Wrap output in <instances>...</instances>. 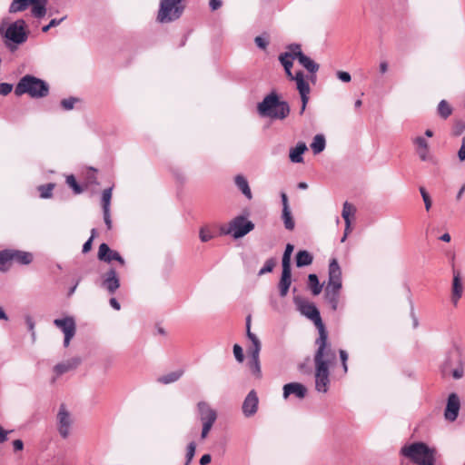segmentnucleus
<instances>
[{
	"instance_id": "c9c22d12",
	"label": "nucleus",
	"mask_w": 465,
	"mask_h": 465,
	"mask_svg": "<svg viewBox=\"0 0 465 465\" xmlns=\"http://www.w3.org/2000/svg\"><path fill=\"white\" fill-rule=\"evenodd\" d=\"M54 186L55 184L52 183L38 186L37 190L40 193V197L44 199L51 198Z\"/></svg>"
},
{
	"instance_id": "f8f14e48",
	"label": "nucleus",
	"mask_w": 465,
	"mask_h": 465,
	"mask_svg": "<svg viewBox=\"0 0 465 465\" xmlns=\"http://www.w3.org/2000/svg\"><path fill=\"white\" fill-rule=\"evenodd\" d=\"M54 325L60 328L64 333V344L67 347L70 343L71 339L75 333V322L72 317H66L64 319H55L54 322Z\"/></svg>"
},
{
	"instance_id": "603ef678",
	"label": "nucleus",
	"mask_w": 465,
	"mask_h": 465,
	"mask_svg": "<svg viewBox=\"0 0 465 465\" xmlns=\"http://www.w3.org/2000/svg\"><path fill=\"white\" fill-rule=\"evenodd\" d=\"M340 358L342 363L343 371L344 373L347 372L348 367H347V361H348V353L344 350H340Z\"/></svg>"
},
{
	"instance_id": "f257e3e1",
	"label": "nucleus",
	"mask_w": 465,
	"mask_h": 465,
	"mask_svg": "<svg viewBox=\"0 0 465 465\" xmlns=\"http://www.w3.org/2000/svg\"><path fill=\"white\" fill-rule=\"evenodd\" d=\"M314 355L315 389L319 392H327L330 384L329 367L336 359V353L330 343L317 345Z\"/></svg>"
},
{
	"instance_id": "cd10ccee",
	"label": "nucleus",
	"mask_w": 465,
	"mask_h": 465,
	"mask_svg": "<svg viewBox=\"0 0 465 465\" xmlns=\"http://www.w3.org/2000/svg\"><path fill=\"white\" fill-rule=\"evenodd\" d=\"M298 54L300 55V58L298 59L299 63L310 73L315 74L319 70V64L310 57L306 56L304 54Z\"/></svg>"
},
{
	"instance_id": "2eb2a0df",
	"label": "nucleus",
	"mask_w": 465,
	"mask_h": 465,
	"mask_svg": "<svg viewBox=\"0 0 465 465\" xmlns=\"http://www.w3.org/2000/svg\"><path fill=\"white\" fill-rule=\"evenodd\" d=\"M460 403V399L456 393L450 394L445 409L444 416L446 420L453 421L457 419Z\"/></svg>"
},
{
	"instance_id": "393cba45",
	"label": "nucleus",
	"mask_w": 465,
	"mask_h": 465,
	"mask_svg": "<svg viewBox=\"0 0 465 465\" xmlns=\"http://www.w3.org/2000/svg\"><path fill=\"white\" fill-rule=\"evenodd\" d=\"M291 81H294L296 83V88L299 93H310L311 88L308 82L304 78V74L302 71L297 72L295 74H292V78H289Z\"/></svg>"
},
{
	"instance_id": "72a5a7b5",
	"label": "nucleus",
	"mask_w": 465,
	"mask_h": 465,
	"mask_svg": "<svg viewBox=\"0 0 465 465\" xmlns=\"http://www.w3.org/2000/svg\"><path fill=\"white\" fill-rule=\"evenodd\" d=\"M30 5H32V14L34 16L40 18L45 15L46 7L45 2H30Z\"/></svg>"
},
{
	"instance_id": "6e6552de",
	"label": "nucleus",
	"mask_w": 465,
	"mask_h": 465,
	"mask_svg": "<svg viewBox=\"0 0 465 465\" xmlns=\"http://www.w3.org/2000/svg\"><path fill=\"white\" fill-rule=\"evenodd\" d=\"M246 334L248 339L252 341V345L249 349V353L251 355L250 361V369L252 373L256 376H260L261 374V367L259 361V354L261 351V342L258 337L251 331V316L249 315L246 319Z\"/></svg>"
},
{
	"instance_id": "423d86ee",
	"label": "nucleus",
	"mask_w": 465,
	"mask_h": 465,
	"mask_svg": "<svg viewBox=\"0 0 465 465\" xmlns=\"http://www.w3.org/2000/svg\"><path fill=\"white\" fill-rule=\"evenodd\" d=\"M254 228L252 222L247 220L243 215L234 217L228 225L220 228L221 234H231L234 239L242 238Z\"/></svg>"
},
{
	"instance_id": "338daca9",
	"label": "nucleus",
	"mask_w": 465,
	"mask_h": 465,
	"mask_svg": "<svg viewBox=\"0 0 465 465\" xmlns=\"http://www.w3.org/2000/svg\"><path fill=\"white\" fill-rule=\"evenodd\" d=\"M110 305L116 311H119L121 309V305L120 303L117 302V300L115 298H111L110 301Z\"/></svg>"
},
{
	"instance_id": "c756f323",
	"label": "nucleus",
	"mask_w": 465,
	"mask_h": 465,
	"mask_svg": "<svg viewBox=\"0 0 465 465\" xmlns=\"http://www.w3.org/2000/svg\"><path fill=\"white\" fill-rule=\"evenodd\" d=\"M183 373V371L181 370L172 371L168 374L159 377L157 379V381H158V382L163 383V384H169V383L178 381L182 377Z\"/></svg>"
},
{
	"instance_id": "5fc2aeb1",
	"label": "nucleus",
	"mask_w": 465,
	"mask_h": 465,
	"mask_svg": "<svg viewBox=\"0 0 465 465\" xmlns=\"http://www.w3.org/2000/svg\"><path fill=\"white\" fill-rule=\"evenodd\" d=\"M213 423V422H203V430L201 433V438L203 440L207 437L209 431L211 430Z\"/></svg>"
},
{
	"instance_id": "4d7b16f0",
	"label": "nucleus",
	"mask_w": 465,
	"mask_h": 465,
	"mask_svg": "<svg viewBox=\"0 0 465 465\" xmlns=\"http://www.w3.org/2000/svg\"><path fill=\"white\" fill-rule=\"evenodd\" d=\"M12 89H13V86L10 84H6V83L0 84V94H2V95H6V94H10Z\"/></svg>"
},
{
	"instance_id": "b1692460",
	"label": "nucleus",
	"mask_w": 465,
	"mask_h": 465,
	"mask_svg": "<svg viewBox=\"0 0 465 465\" xmlns=\"http://www.w3.org/2000/svg\"><path fill=\"white\" fill-rule=\"evenodd\" d=\"M81 362L79 358H72L64 362L54 366V371L57 375H62L69 371L74 370Z\"/></svg>"
},
{
	"instance_id": "79ce46f5",
	"label": "nucleus",
	"mask_w": 465,
	"mask_h": 465,
	"mask_svg": "<svg viewBox=\"0 0 465 465\" xmlns=\"http://www.w3.org/2000/svg\"><path fill=\"white\" fill-rule=\"evenodd\" d=\"M29 5L30 2H12L9 10L11 13L22 12L26 10Z\"/></svg>"
},
{
	"instance_id": "0eeeda50",
	"label": "nucleus",
	"mask_w": 465,
	"mask_h": 465,
	"mask_svg": "<svg viewBox=\"0 0 465 465\" xmlns=\"http://www.w3.org/2000/svg\"><path fill=\"white\" fill-rule=\"evenodd\" d=\"M301 312L307 318L312 320L319 331V337L316 339V345L326 344L328 342V331L322 321L320 312L313 303L306 302L301 306Z\"/></svg>"
},
{
	"instance_id": "7c9ffc66",
	"label": "nucleus",
	"mask_w": 465,
	"mask_h": 465,
	"mask_svg": "<svg viewBox=\"0 0 465 465\" xmlns=\"http://www.w3.org/2000/svg\"><path fill=\"white\" fill-rule=\"evenodd\" d=\"M279 60L282 66L284 67L285 73L288 78H292V60L294 58H291L290 54H281L279 56Z\"/></svg>"
},
{
	"instance_id": "7ed1b4c3",
	"label": "nucleus",
	"mask_w": 465,
	"mask_h": 465,
	"mask_svg": "<svg viewBox=\"0 0 465 465\" xmlns=\"http://www.w3.org/2000/svg\"><path fill=\"white\" fill-rule=\"evenodd\" d=\"M257 111L261 116L283 120L290 114V106L287 102L281 101L275 92H272L258 104Z\"/></svg>"
},
{
	"instance_id": "13d9d810",
	"label": "nucleus",
	"mask_w": 465,
	"mask_h": 465,
	"mask_svg": "<svg viewBox=\"0 0 465 465\" xmlns=\"http://www.w3.org/2000/svg\"><path fill=\"white\" fill-rule=\"evenodd\" d=\"M103 212H104V220L107 226V229L111 230L112 229V219H111V215H110V210H103Z\"/></svg>"
},
{
	"instance_id": "2f4dec72",
	"label": "nucleus",
	"mask_w": 465,
	"mask_h": 465,
	"mask_svg": "<svg viewBox=\"0 0 465 465\" xmlns=\"http://www.w3.org/2000/svg\"><path fill=\"white\" fill-rule=\"evenodd\" d=\"M10 250L0 252V272L7 271L11 266Z\"/></svg>"
},
{
	"instance_id": "473e14b6",
	"label": "nucleus",
	"mask_w": 465,
	"mask_h": 465,
	"mask_svg": "<svg viewBox=\"0 0 465 465\" xmlns=\"http://www.w3.org/2000/svg\"><path fill=\"white\" fill-rule=\"evenodd\" d=\"M311 147L315 154L322 153L325 148V138L322 134H317L313 138V142L311 144Z\"/></svg>"
},
{
	"instance_id": "39448f33",
	"label": "nucleus",
	"mask_w": 465,
	"mask_h": 465,
	"mask_svg": "<svg viewBox=\"0 0 465 465\" xmlns=\"http://www.w3.org/2000/svg\"><path fill=\"white\" fill-rule=\"evenodd\" d=\"M49 85L44 80L26 74L15 86V94L18 96L27 94L32 98H43L48 95Z\"/></svg>"
},
{
	"instance_id": "8fccbe9b",
	"label": "nucleus",
	"mask_w": 465,
	"mask_h": 465,
	"mask_svg": "<svg viewBox=\"0 0 465 465\" xmlns=\"http://www.w3.org/2000/svg\"><path fill=\"white\" fill-rule=\"evenodd\" d=\"M233 354H234L235 359L239 362H242L243 361L242 348L239 344H234V346H233Z\"/></svg>"
},
{
	"instance_id": "a211bd4d",
	"label": "nucleus",
	"mask_w": 465,
	"mask_h": 465,
	"mask_svg": "<svg viewBox=\"0 0 465 465\" xmlns=\"http://www.w3.org/2000/svg\"><path fill=\"white\" fill-rule=\"evenodd\" d=\"M306 387L299 382H291L283 386V398L286 400L290 395H294L298 399H303L306 396Z\"/></svg>"
},
{
	"instance_id": "5701e85b",
	"label": "nucleus",
	"mask_w": 465,
	"mask_h": 465,
	"mask_svg": "<svg viewBox=\"0 0 465 465\" xmlns=\"http://www.w3.org/2000/svg\"><path fill=\"white\" fill-rule=\"evenodd\" d=\"M11 262H15L19 264L26 265L32 262L33 254L28 252L10 250Z\"/></svg>"
},
{
	"instance_id": "1a4fd4ad",
	"label": "nucleus",
	"mask_w": 465,
	"mask_h": 465,
	"mask_svg": "<svg viewBox=\"0 0 465 465\" xmlns=\"http://www.w3.org/2000/svg\"><path fill=\"white\" fill-rule=\"evenodd\" d=\"M183 2H161L157 20L161 23H168L180 17L184 5Z\"/></svg>"
},
{
	"instance_id": "69168bd1",
	"label": "nucleus",
	"mask_w": 465,
	"mask_h": 465,
	"mask_svg": "<svg viewBox=\"0 0 465 465\" xmlns=\"http://www.w3.org/2000/svg\"><path fill=\"white\" fill-rule=\"evenodd\" d=\"M452 376L454 379H460L463 376V369L457 368L452 371Z\"/></svg>"
},
{
	"instance_id": "3c124183",
	"label": "nucleus",
	"mask_w": 465,
	"mask_h": 465,
	"mask_svg": "<svg viewBox=\"0 0 465 465\" xmlns=\"http://www.w3.org/2000/svg\"><path fill=\"white\" fill-rule=\"evenodd\" d=\"M300 95H301V99H302V108H301V111H300V114H302L306 109V105L309 102V94L310 93H305V92H302V93H299Z\"/></svg>"
},
{
	"instance_id": "0e129e2a",
	"label": "nucleus",
	"mask_w": 465,
	"mask_h": 465,
	"mask_svg": "<svg viewBox=\"0 0 465 465\" xmlns=\"http://www.w3.org/2000/svg\"><path fill=\"white\" fill-rule=\"evenodd\" d=\"M92 243H93V240H92V239H88V240L84 242V246H83V252H84V253H86V252H90V251H91V249H92Z\"/></svg>"
},
{
	"instance_id": "c85d7f7f",
	"label": "nucleus",
	"mask_w": 465,
	"mask_h": 465,
	"mask_svg": "<svg viewBox=\"0 0 465 465\" xmlns=\"http://www.w3.org/2000/svg\"><path fill=\"white\" fill-rule=\"evenodd\" d=\"M312 256L307 251H299L296 254V265L297 267H303L312 264Z\"/></svg>"
},
{
	"instance_id": "864d4df0",
	"label": "nucleus",
	"mask_w": 465,
	"mask_h": 465,
	"mask_svg": "<svg viewBox=\"0 0 465 465\" xmlns=\"http://www.w3.org/2000/svg\"><path fill=\"white\" fill-rule=\"evenodd\" d=\"M254 42L262 50H265L268 45V40L262 36H256Z\"/></svg>"
},
{
	"instance_id": "4be33fe9",
	"label": "nucleus",
	"mask_w": 465,
	"mask_h": 465,
	"mask_svg": "<svg viewBox=\"0 0 465 465\" xmlns=\"http://www.w3.org/2000/svg\"><path fill=\"white\" fill-rule=\"evenodd\" d=\"M292 283V271L288 268H282V277L279 282V290L281 296L284 297L288 293Z\"/></svg>"
},
{
	"instance_id": "49530a36",
	"label": "nucleus",
	"mask_w": 465,
	"mask_h": 465,
	"mask_svg": "<svg viewBox=\"0 0 465 465\" xmlns=\"http://www.w3.org/2000/svg\"><path fill=\"white\" fill-rule=\"evenodd\" d=\"M420 192L422 196L426 211H430L432 203L430 194L424 187H420Z\"/></svg>"
},
{
	"instance_id": "e2e57ef3",
	"label": "nucleus",
	"mask_w": 465,
	"mask_h": 465,
	"mask_svg": "<svg viewBox=\"0 0 465 465\" xmlns=\"http://www.w3.org/2000/svg\"><path fill=\"white\" fill-rule=\"evenodd\" d=\"M212 460V457L210 454H204L202 456V458L200 459V464L201 465H207L211 462Z\"/></svg>"
},
{
	"instance_id": "f3484780",
	"label": "nucleus",
	"mask_w": 465,
	"mask_h": 465,
	"mask_svg": "<svg viewBox=\"0 0 465 465\" xmlns=\"http://www.w3.org/2000/svg\"><path fill=\"white\" fill-rule=\"evenodd\" d=\"M259 400L254 391H251L242 403V412L246 417L254 415L258 409Z\"/></svg>"
},
{
	"instance_id": "6e6d98bb",
	"label": "nucleus",
	"mask_w": 465,
	"mask_h": 465,
	"mask_svg": "<svg viewBox=\"0 0 465 465\" xmlns=\"http://www.w3.org/2000/svg\"><path fill=\"white\" fill-rule=\"evenodd\" d=\"M336 75L341 81L344 83H349L351 80V76L348 72L338 71Z\"/></svg>"
},
{
	"instance_id": "f704fd0d",
	"label": "nucleus",
	"mask_w": 465,
	"mask_h": 465,
	"mask_svg": "<svg viewBox=\"0 0 465 465\" xmlns=\"http://www.w3.org/2000/svg\"><path fill=\"white\" fill-rule=\"evenodd\" d=\"M309 286L312 290L313 295H318L322 292V285L319 282L318 277L316 274H310L308 277Z\"/></svg>"
},
{
	"instance_id": "9b49d317",
	"label": "nucleus",
	"mask_w": 465,
	"mask_h": 465,
	"mask_svg": "<svg viewBox=\"0 0 465 465\" xmlns=\"http://www.w3.org/2000/svg\"><path fill=\"white\" fill-rule=\"evenodd\" d=\"M5 37L15 44H22L26 41L25 23L24 20H17L11 24L6 32Z\"/></svg>"
},
{
	"instance_id": "a878e982",
	"label": "nucleus",
	"mask_w": 465,
	"mask_h": 465,
	"mask_svg": "<svg viewBox=\"0 0 465 465\" xmlns=\"http://www.w3.org/2000/svg\"><path fill=\"white\" fill-rule=\"evenodd\" d=\"M234 182L236 186L246 196V198L251 200L252 198V194L246 178L241 174H238L235 176Z\"/></svg>"
},
{
	"instance_id": "a18cd8bd",
	"label": "nucleus",
	"mask_w": 465,
	"mask_h": 465,
	"mask_svg": "<svg viewBox=\"0 0 465 465\" xmlns=\"http://www.w3.org/2000/svg\"><path fill=\"white\" fill-rule=\"evenodd\" d=\"M195 450H196V444L193 441L190 442L189 445L187 446L185 465H188L193 459L194 454H195Z\"/></svg>"
},
{
	"instance_id": "aec40b11",
	"label": "nucleus",
	"mask_w": 465,
	"mask_h": 465,
	"mask_svg": "<svg viewBox=\"0 0 465 465\" xmlns=\"http://www.w3.org/2000/svg\"><path fill=\"white\" fill-rule=\"evenodd\" d=\"M355 213H356V208L354 207L353 204H351L348 202H345L343 203L341 216L345 221L346 227H345V234H344L343 238L341 239V242L345 241L347 233L351 230V217H353L355 215Z\"/></svg>"
},
{
	"instance_id": "20e7f679",
	"label": "nucleus",
	"mask_w": 465,
	"mask_h": 465,
	"mask_svg": "<svg viewBox=\"0 0 465 465\" xmlns=\"http://www.w3.org/2000/svg\"><path fill=\"white\" fill-rule=\"evenodd\" d=\"M401 454L417 465H434L436 462L437 450L429 447L424 442H413L405 445Z\"/></svg>"
},
{
	"instance_id": "c03bdc74",
	"label": "nucleus",
	"mask_w": 465,
	"mask_h": 465,
	"mask_svg": "<svg viewBox=\"0 0 465 465\" xmlns=\"http://www.w3.org/2000/svg\"><path fill=\"white\" fill-rule=\"evenodd\" d=\"M199 236L203 242H206L213 238L211 230L207 226L202 227L200 229Z\"/></svg>"
},
{
	"instance_id": "a19ab883",
	"label": "nucleus",
	"mask_w": 465,
	"mask_h": 465,
	"mask_svg": "<svg viewBox=\"0 0 465 465\" xmlns=\"http://www.w3.org/2000/svg\"><path fill=\"white\" fill-rule=\"evenodd\" d=\"M66 183L69 187H71L75 194H80L83 193V188L78 184L75 177L71 174L66 177Z\"/></svg>"
},
{
	"instance_id": "6ab92c4d",
	"label": "nucleus",
	"mask_w": 465,
	"mask_h": 465,
	"mask_svg": "<svg viewBox=\"0 0 465 465\" xmlns=\"http://www.w3.org/2000/svg\"><path fill=\"white\" fill-rule=\"evenodd\" d=\"M198 409L200 411V419L202 422H215L217 419V413L213 409L210 407L208 403L204 401L199 402Z\"/></svg>"
},
{
	"instance_id": "dca6fc26",
	"label": "nucleus",
	"mask_w": 465,
	"mask_h": 465,
	"mask_svg": "<svg viewBox=\"0 0 465 465\" xmlns=\"http://www.w3.org/2000/svg\"><path fill=\"white\" fill-rule=\"evenodd\" d=\"M58 420V430L63 438H66L69 435V428L71 425L70 414L66 411L64 404L60 406L59 412L57 414Z\"/></svg>"
},
{
	"instance_id": "37998d69",
	"label": "nucleus",
	"mask_w": 465,
	"mask_h": 465,
	"mask_svg": "<svg viewBox=\"0 0 465 465\" xmlns=\"http://www.w3.org/2000/svg\"><path fill=\"white\" fill-rule=\"evenodd\" d=\"M289 51L285 52V54H290L291 58L299 59L300 55L298 54H303L301 49L300 45H291L288 47Z\"/></svg>"
},
{
	"instance_id": "09e8293b",
	"label": "nucleus",
	"mask_w": 465,
	"mask_h": 465,
	"mask_svg": "<svg viewBox=\"0 0 465 465\" xmlns=\"http://www.w3.org/2000/svg\"><path fill=\"white\" fill-rule=\"evenodd\" d=\"M76 101L77 100L75 98L63 99L61 101V105L64 110H71L74 108Z\"/></svg>"
},
{
	"instance_id": "de8ad7c7",
	"label": "nucleus",
	"mask_w": 465,
	"mask_h": 465,
	"mask_svg": "<svg viewBox=\"0 0 465 465\" xmlns=\"http://www.w3.org/2000/svg\"><path fill=\"white\" fill-rule=\"evenodd\" d=\"M275 266V262L272 259H269L265 262L264 266L260 270L259 275H262L267 272H271Z\"/></svg>"
},
{
	"instance_id": "ea45409f",
	"label": "nucleus",
	"mask_w": 465,
	"mask_h": 465,
	"mask_svg": "<svg viewBox=\"0 0 465 465\" xmlns=\"http://www.w3.org/2000/svg\"><path fill=\"white\" fill-rule=\"evenodd\" d=\"M282 220L284 223V226L287 230L292 231L294 228V221L292 216L291 210H282Z\"/></svg>"
},
{
	"instance_id": "bf43d9fd",
	"label": "nucleus",
	"mask_w": 465,
	"mask_h": 465,
	"mask_svg": "<svg viewBox=\"0 0 465 465\" xmlns=\"http://www.w3.org/2000/svg\"><path fill=\"white\" fill-rule=\"evenodd\" d=\"M458 157H459L460 161H461V162L465 161V135L462 138L461 146L458 152Z\"/></svg>"
},
{
	"instance_id": "774afa93",
	"label": "nucleus",
	"mask_w": 465,
	"mask_h": 465,
	"mask_svg": "<svg viewBox=\"0 0 465 465\" xmlns=\"http://www.w3.org/2000/svg\"><path fill=\"white\" fill-rule=\"evenodd\" d=\"M388 71V63L386 61H382L380 64V72L381 74H385Z\"/></svg>"
},
{
	"instance_id": "412c9836",
	"label": "nucleus",
	"mask_w": 465,
	"mask_h": 465,
	"mask_svg": "<svg viewBox=\"0 0 465 465\" xmlns=\"http://www.w3.org/2000/svg\"><path fill=\"white\" fill-rule=\"evenodd\" d=\"M308 150L305 143L300 142L293 148L290 149L289 158L292 163H303L302 154Z\"/></svg>"
},
{
	"instance_id": "ddd939ff",
	"label": "nucleus",
	"mask_w": 465,
	"mask_h": 465,
	"mask_svg": "<svg viewBox=\"0 0 465 465\" xmlns=\"http://www.w3.org/2000/svg\"><path fill=\"white\" fill-rule=\"evenodd\" d=\"M98 260L110 263L113 261L118 262L121 265H124L125 262L120 253L114 250H112L108 244L101 243L97 253Z\"/></svg>"
},
{
	"instance_id": "052dcab7",
	"label": "nucleus",
	"mask_w": 465,
	"mask_h": 465,
	"mask_svg": "<svg viewBox=\"0 0 465 465\" xmlns=\"http://www.w3.org/2000/svg\"><path fill=\"white\" fill-rule=\"evenodd\" d=\"M13 446H14L15 451H19L24 449V443L21 440H15L13 441Z\"/></svg>"
},
{
	"instance_id": "9d476101",
	"label": "nucleus",
	"mask_w": 465,
	"mask_h": 465,
	"mask_svg": "<svg viewBox=\"0 0 465 465\" xmlns=\"http://www.w3.org/2000/svg\"><path fill=\"white\" fill-rule=\"evenodd\" d=\"M455 255L453 254L451 257V268H452V286H451V302L453 305L456 307L463 293V285H462V277L461 272L455 268L454 264Z\"/></svg>"
},
{
	"instance_id": "4468645a",
	"label": "nucleus",
	"mask_w": 465,
	"mask_h": 465,
	"mask_svg": "<svg viewBox=\"0 0 465 465\" xmlns=\"http://www.w3.org/2000/svg\"><path fill=\"white\" fill-rule=\"evenodd\" d=\"M102 286L106 289L110 294H114L120 287V280L114 268H111L104 274Z\"/></svg>"
},
{
	"instance_id": "e433bc0d",
	"label": "nucleus",
	"mask_w": 465,
	"mask_h": 465,
	"mask_svg": "<svg viewBox=\"0 0 465 465\" xmlns=\"http://www.w3.org/2000/svg\"><path fill=\"white\" fill-rule=\"evenodd\" d=\"M438 113L442 118L446 119L451 114L452 109L448 102L442 100L438 105Z\"/></svg>"
},
{
	"instance_id": "680f3d73",
	"label": "nucleus",
	"mask_w": 465,
	"mask_h": 465,
	"mask_svg": "<svg viewBox=\"0 0 465 465\" xmlns=\"http://www.w3.org/2000/svg\"><path fill=\"white\" fill-rule=\"evenodd\" d=\"M281 197H282V207H283L282 210H289L290 207H289V203H288L287 194L285 193H282Z\"/></svg>"
},
{
	"instance_id": "f03ea898",
	"label": "nucleus",
	"mask_w": 465,
	"mask_h": 465,
	"mask_svg": "<svg viewBox=\"0 0 465 465\" xmlns=\"http://www.w3.org/2000/svg\"><path fill=\"white\" fill-rule=\"evenodd\" d=\"M341 287V270L337 260L332 259L329 265V280L324 290L325 300L332 311L338 309Z\"/></svg>"
},
{
	"instance_id": "58836bf2",
	"label": "nucleus",
	"mask_w": 465,
	"mask_h": 465,
	"mask_svg": "<svg viewBox=\"0 0 465 465\" xmlns=\"http://www.w3.org/2000/svg\"><path fill=\"white\" fill-rule=\"evenodd\" d=\"M112 200V188L104 189L102 193V207L103 210H110Z\"/></svg>"
},
{
	"instance_id": "4c0bfd02",
	"label": "nucleus",
	"mask_w": 465,
	"mask_h": 465,
	"mask_svg": "<svg viewBox=\"0 0 465 465\" xmlns=\"http://www.w3.org/2000/svg\"><path fill=\"white\" fill-rule=\"evenodd\" d=\"M293 251V245L291 243H288L286 245L283 256H282V268H288L291 269V255Z\"/></svg>"
},
{
	"instance_id": "bb28decb",
	"label": "nucleus",
	"mask_w": 465,
	"mask_h": 465,
	"mask_svg": "<svg viewBox=\"0 0 465 465\" xmlns=\"http://www.w3.org/2000/svg\"><path fill=\"white\" fill-rule=\"evenodd\" d=\"M414 143L417 145V153L420 160L426 161L429 153V145L427 141L423 137L419 136L415 138Z\"/></svg>"
}]
</instances>
